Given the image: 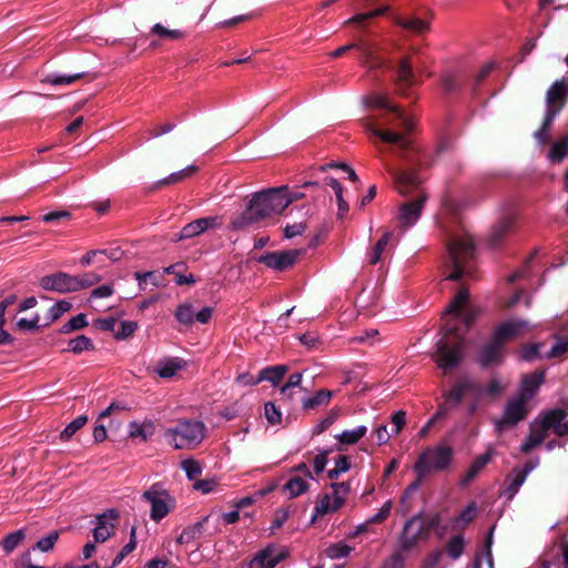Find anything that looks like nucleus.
Segmentation results:
<instances>
[{"instance_id": "obj_1", "label": "nucleus", "mask_w": 568, "mask_h": 568, "mask_svg": "<svg viewBox=\"0 0 568 568\" xmlns=\"http://www.w3.org/2000/svg\"><path fill=\"white\" fill-rule=\"evenodd\" d=\"M365 103L376 111L364 120L365 130L381 141L392 144L399 158L410 160L415 149L407 133L414 126L413 119L382 93L369 94Z\"/></svg>"}, {"instance_id": "obj_2", "label": "nucleus", "mask_w": 568, "mask_h": 568, "mask_svg": "<svg viewBox=\"0 0 568 568\" xmlns=\"http://www.w3.org/2000/svg\"><path fill=\"white\" fill-rule=\"evenodd\" d=\"M474 317V311L468 304V291L460 287L444 314L443 334L432 355L445 373L462 363L466 351L465 333Z\"/></svg>"}, {"instance_id": "obj_3", "label": "nucleus", "mask_w": 568, "mask_h": 568, "mask_svg": "<svg viewBox=\"0 0 568 568\" xmlns=\"http://www.w3.org/2000/svg\"><path fill=\"white\" fill-rule=\"evenodd\" d=\"M297 195L290 197L286 187L272 189L253 195L246 209L231 221L233 230H243L273 215L281 214Z\"/></svg>"}, {"instance_id": "obj_4", "label": "nucleus", "mask_w": 568, "mask_h": 568, "mask_svg": "<svg viewBox=\"0 0 568 568\" xmlns=\"http://www.w3.org/2000/svg\"><path fill=\"white\" fill-rule=\"evenodd\" d=\"M384 166L387 172L392 174L400 194L407 195L410 192L416 191L412 199L402 203L398 207V226L406 230L419 220L422 210L427 200V194L418 187L420 179L415 173L407 171L399 172L387 162L384 163Z\"/></svg>"}, {"instance_id": "obj_5", "label": "nucleus", "mask_w": 568, "mask_h": 568, "mask_svg": "<svg viewBox=\"0 0 568 568\" xmlns=\"http://www.w3.org/2000/svg\"><path fill=\"white\" fill-rule=\"evenodd\" d=\"M475 247L471 236L464 230L449 235L447 241L446 265L449 268L447 280L459 281L473 273L470 261L474 257Z\"/></svg>"}, {"instance_id": "obj_6", "label": "nucleus", "mask_w": 568, "mask_h": 568, "mask_svg": "<svg viewBox=\"0 0 568 568\" xmlns=\"http://www.w3.org/2000/svg\"><path fill=\"white\" fill-rule=\"evenodd\" d=\"M527 321L513 320L500 324L494 332L491 341L481 349L479 361L481 365L489 366L500 362L504 345L530 331Z\"/></svg>"}, {"instance_id": "obj_7", "label": "nucleus", "mask_w": 568, "mask_h": 568, "mask_svg": "<svg viewBox=\"0 0 568 568\" xmlns=\"http://www.w3.org/2000/svg\"><path fill=\"white\" fill-rule=\"evenodd\" d=\"M168 445L174 449H193L202 443L205 437V426L202 422L182 419L163 432Z\"/></svg>"}, {"instance_id": "obj_8", "label": "nucleus", "mask_w": 568, "mask_h": 568, "mask_svg": "<svg viewBox=\"0 0 568 568\" xmlns=\"http://www.w3.org/2000/svg\"><path fill=\"white\" fill-rule=\"evenodd\" d=\"M453 448L445 443L425 448L413 467L418 480H423L432 473L447 470L453 462Z\"/></svg>"}, {"instance_id": "obj_9", "label": "nucleus", "mask_w": 568, "mask_h": 568, "mask_svg": "<svg viewBox=\"0 0 568 568\" xmlns=\"http://www.w3.org/2000/svg\"><path fill=\"white\" fill-rule=\"evenodd\" d=\"M436 525L435 518L414 516L404 526L399 545L400 549L408 551L419 541L428 538L432 529Z\"/></svg>"}, {"instance_id": "obj_10", "label": "nucleus", "mask_w": 568, "mask_h": 568, "mask_svg": "<svg viewBox=\"0 0 568 568\" xmlns=\"http://www.w3.org/2000/svg\"><path fill=\"white\" fill-rule=\"evenodd\" d=\"M150 506V518L159 523L175 508V498L160 484L152 485L142 495Z\"/></svg>"}, {"instance_id": "obj_11", "label": "nucleus", "mask_w": 568, "mask_h": 568, "mask_svg": "<svg viewBox=\"0 0 568 568\" xmlns=\"http://www.w3.org/2000/svg\"><path fill=\"white\" fill-rule=\"evenodd\" d=\"M568 99V83L565 80L555 81L546 92L545 116L546 124H552L556 116L566 105Z\"/></svg>"}, {"instance_id": "obj_12", "label": "nucleus", "mask_w": 568, "mask_h": 568, "mask_svg": "<svg viewBox=\"0 0 568 568\" xmlns=\"http://www.w3.org/2000/svg\"><path fill=\"white\" fill-rule=\"evenodd\" d=\"M301 254L302 250L267 252L260 256L257 261L272 270L285 271L295 264Z\"/></svg>"}, {"instance_id": "obj_13", "label": "nucleus", "mask_w": 568, "mask_h": 568, "mask_svg": "<svg viewBox=\"0 0 568 568\" xmlns=\"http://www.w3.org/2000/svg\"><path fill=\"white\" fill-rule=\"evenodd\" d=\"M527 399H524L520 395L517 398L511 399L505 410L504 417L496 422V430L503 432L507 426L517 424L520 419L527 415Z\"/></svg>"}, {"instance_id": "obj_14", "label": "nucleus", "mask_w": 568, "mask_h": 568, "mask_svg": "<svg viewBox=\"0 0 568 568\" xmlns=\"http://www.w3.org/2000/svg\"><path fill=\"white\" fill-rule=\"evenodd\" d=\"M286 557V551L277 546L260 550L250 561V568H274Z\"/></svg>"}, {"instance_id": "obj_15", "label": "nucleus", "mask_w": 568, "mask_h": 568, "mask_svg": "<svg viewBox=\"0 0 568 568\" xmlns=\"http://www.w3.org/2000/svg\"><path fill=\"white\" fill-rule=\"evenodd\" d=\"M40 285L47 291H55L59 293L77 292L75 277L63 272L43 276L40 281Z\"/></svg>"}, {"instance_id": "obj_16", "label": "nucleus", "mask_w": 568, "mask_h": 568, "mask_svg": "<svg viewBox=\"0 0 568 568\" xmlns=\"http://www.w3.org/2000/svg\"><path fill=\"white\" fill-rule=\"evenodd\" d=\"M222 225V219L220 216H206L197 219L186 224L181 232L178 234L176 240L181 241L184 239H191L210 229H216Z\"/></svg>"}, {"instance_id": "obj_17", "label": "nucleus", "mask_w": 568, "mask_h": 568, "mask_svg": "<svg viewBox=\"0 0 568 568\" xmlns=\"http://www.w3.org/2000/svg\"><path fill=\"white\" fill-rule=\"evenodd\" d=\"M416 83L417 79L413 71V62L409 58L402 59L396 69V87L398 92L404 97H409V89Z\"/></svg>"}, {"instance_id": "obj_18", "label": "nucleus", "mask_w": 568, "mask_h": 568, "mask_svg": "<svg viewBox=\"0 0 568 568\" xmlns=\"http://www.w3.org/2000/svg\"><path fill=\"white\" fill-rule=\"evenodd\" d=\"M475 387L473 382L467 378L459 379L455 386L448 392L445 396V404L442 406L436 414V417H442L446 414V409L448 406H457L466 393L471 390Z\"/></svg>"}, {"instance_id": "obj_19", "label": "nucleus", "mask_w": 568, "mask_h": 568, "mask_svg": "<svg viewBox=\"0 0 568 568\" xmlns=\"http://www.w3.org/2000/svg\"><path fill=\"white\" fill-rule=\"evenodd\" d=\"M515 219L514 212H507L496 222L488 239L493 247H497L513 230Z\"/></svg>"}, {"instance_id": "obj_20", "label": "nucleus", "mask_w": 568, "mask_h": 568, "mask_svg": "<svg viewBox=\"0 0 568 568\" xmlns=\"http://www.w3.org/2000/svg\"><path fill=\"white\" fill-rule=\"evenodd\" d=\"M351 49H356L361 53V55L363 58V63L365 65H367L368 68H374L379 63L378 60L375 59L373 55L372 45L364 41H358L355 43H349L347 45H343V47L336 49L335 51L331 52L329 55L332 58H338V57H342L343 54H345Z\"/></svg>"}, {"instance_id": "obj_21", "label": "nucleus", "mask_w": 568, "mask_h": 568, "mask_svg": "<svg viewBox=\"0 0 568 568\" xmlns=\"http://www.w3.org/2000/svg\"><path fill=\"white\" fill-rule=\"evenodd\" d=\"M116 517L114 510H109L97 517V527L93 530L94 541L103 542L111 536Z\"/></svg>"}, {"instance_id": "obj_22", "label": "nucleus", "mask_w": 568, "mask_h": 568, "mask_svg": "<svg viewBox=\"0 0 568 568\" xmlns=\"http://www.w3.org/2000/svg\"><path fill=\"white\" fill-rule=\"evenodd\" d=\"M185 366L186 362L180 357H166L156 363L155 372L162 378H172Z\"/></svg>"}, {"instance_id": "obj_23", "label": "nucleus", "mask_w": 568, "mask_h": 568, "mask_svg": "<svg viewBox=\"0 0 568 568\" xmlns=\"http://www.w3.org/2000/svg\"><path fill=\"white\" fill-rule=\"evenodd\" d=\"M544 378V373L538 371L529 375H526L521 381L519 395L524 399L529 400L536 394L539 386L542 384Z\"/></svg>"}, {"instance_id": "obj_24", "label": "nucleus", "mask_w": 568, "mask_h": 568, "mask_svg": "<svg viewBox=\"0 0 568 568\" xmlns=\"http://www.w3.org/2000/svg\"><path fill=\"white\" fill-rule=\"evenodd\" d=\"M155 433V425L152 420L145 419L142 423L131 422L129 424V437L148 440Z\"/></svg>"}, {"instance_id": "obj_25", "label": "nucleus", "mask_w": 568, "mask_h": 568, "mask_svg": "<svg viewBox=\"0 0 568 568\" xmlns=\"http://www.w3.org/2000/svg\"><path fill=\"white\" fill-rule=\"evenodd\" d=\"M394 21L396 24L400 26L405 30L414 33V34H423L428 31L429 26L425 20L415 18V17H394Z\"/></svg>"}, {"instance_id": "obj_26", "label": "nucleus", "mask_w": 568, "mask_h": 568, "mask_svg": "<svg viewBox=\"0 0 568 568\" xmlns=\"http://www.w3.org/2000/svg\"><path fill=\"white\" fill-rule=\"evenodd\" d=\"M493 455H494V450L488 449L485 454L478 456L470 465L464 479L462 480V484L467 485L469 481H471L485 468V466L490 462Z\"/></svg>"}, {"instance_id": "obj_27", "label": "nucleus", "mask_w": 568, "mask_h": 568, "mask_svg": "<svg viewBox=\"0 0 568 568\" xmlns=\"http://www.w3.org/2000/svg\"><path fill=\"white\" fill-rule=\"evenodd\" d=\"M197 170H199V168L196 165H189L185 169L174 172V173L170 174L169 176L158 181L154 184V189H160V187H163L166 185L180 183V182L184 181L185 179L195 174L197 172Z\"/></svg>"}, {"instance_id": "obj_28", "label": "nucleus", "mask_w": 568, "mask_h": 568, "mask_svg": "<svg viewBox=\"0 0 568 568\" xmlns=\"http://www.w3.org/2000/svg\"><path fill=\"white\" fill-rule=\"evenodd\" d=\"M207 520L209 517H204L202 520L183 529V531L178 538V542L190 544L191 541L199 539L205 530L204 526Z\"/></svg>"}, {"instance_id": "obj_29", "label": "nucleus", "mask_w": 568, "mask_h": 568, "mask_svg": "<svg viewBox=\"0 0 568 568\" xmlns=\"http://www.w3.org/2000/svg\"><path fill=\"white\" fill-rule=\"evenodd\" d=\"M287 372L288 366L286 365L267 366L260 372V379L261 382L267 381L275 386L282 381Z\"/></svg>"}, {"instance_id": "obj_30", "label": "nucleus", "mask_w": 568, "mask_h": 568, "mask_svg": "<svg viewBox=\"0 0 568 568\" xmlns=\"http://www.w3.org/2000/svg\"><path fill=\"white\" fill-rule=\"evenodd\" d=\"M568 155V133L551 143L548 159L554 163H560Z\"/></svg>"}, {"instance_id": "obj_31", "label": "nucleus", "mask_w": 568, "mask_h": 568, "mask_svg": "<svg viewBox=\"0 0 568 568\" xmlns=\"http://www.w3.org/2000/svg\"><path fill=\"white\" fill-rule=\"evenodd\" d=\"M310 487L308 478L294 476L291 477L284 485V490L287 491L291 498H295L307 491Z\"/></svg>"}, {"instance_id": "obj_32", "label": "nucleus", "mask_w": 568, "mask_h": 568, "mask_svg": "<svg viewBox=\"0 0 568 568\" xmlns=\"http://www.w3.org/2000/svg\"><path fill=\"white\" fill-rule=\"evenodd\" d=\"M331 397V390L321 389L314 396L304 398L302 405L304 409H315L321 406H326L329 403Z\"/></svg>"}, {"instance_id": "obj_33", "label": "nucleus", "mask_w": 568, "mask_h": 568, "mask_svg": "<svg viewBox=\"0 0 568 568\" xmlns=\"http://www.w3.org/2000/svg\"><path fill=\"white\" fill-rule=\"evenodd\" d=\"M477 513V506L476 503H470L462 513L454 519V528L456 529H463L465 528L469 523H471Z\"/></svg>"}, {"instance_id": "obj_34", "label": "nucleus", "mask_w": 568, "mask_h": 568, "mask_svg": "<svg viewBox=\"0 0 568 568\" xmlns=\"http://www.w3.org/2000/svg\"><path fill=\"white\" fill-rule=\"evenodd\" d=\"M71 308V303L68 301H60L52 305L47 315H45V323L43 326H48L51 323L59 320L65 312H68Z\"/></svg>"}, {"instance_id": "obj_35", "label": "nucleus", "mask_w": 568, "mask_h": 568, "mask_svg": "<svg viewBox=\"0 0 568 568\" xmlns=\"http://www.w3.org/2000/svg\"><path fill=\"white\" fill-rule=\"evenodd\" d=\"M527 477V471H519V469H515L514 473L507 478V488L506 493L511 498L519 490L520 486L525 483Z\"/></svg>"}, {"instance_id": "obj_36", "label": "nucleus", "mask_w": 568, "mask_h": 568, "mask_svg": "<svg viewBox=\"0 0 568 568\" xmlns=\"http://www.w3.org/2000/svg\"><path fill=\"white\" fill-rule=\"evenodd\" d=\"M336 497L334 494H326L324 495L315 506V511L318 515H325L328 513H334L337 509H339L342 506H336Z\"/></svg>"}, {"instance_id": "obj_37", "label": "nucleus", "mask_w": 568, "mask_h": 568, "mask_svg": "<svg viewBox=\"0 0 568 568\" xmlns=\"http://www.w3.org/2000/svg\"><path fill=\"white\" fill-rule=\"evenodd\" d=\"M367 432L366 426H358L351 430H344L342 434L336 436L339 443L352 445L357 443Z\"/></svg>"}, {"instance_id": "obj_38", "label": "nucleus", "mask_w": 568, "mask_h": 568, "mask_svg": "<svg viewBox=\"0 0 568 568\" xmlns=\"http://www.w3.org/2000/svg\"><path fill=\"white\" fill-rule=\"evenodd\" d=\"M392 235H393L392 232H386L377 241V243L375 244V246L373 248V252L369 254V264L374 265L381 261L382 255L385 252V250L390 241Z\"/></svg>"}, {"instance_id": "obj_39", "label": "nucleus", "mask_w": 568, "mask_h": 568, "mask_svg": "<svg viewBox=\"0 0 568 568\" xmlns=\"http://www.w3.org/2000/svg\"><path fill=\"white\" fill-rule=\"evenodd\" d=\"M26 538V529H19L4 537L2 540V547L6 552L13 551Z\"/></svg>"}, {"instance_id": "obj_40", "label": "nucleus", "mask_w": 568, "mask_h": 568, "mask_svg": "<svg viewBox=\"0 0 568 568\" xmlns=\"http://www.w3.org/2000/svg\"><path fill=\"white\" fill-rule=\"evenodd\" d=\"M83 77V73H75L72 75H64V74H49L47 75L42 82L49 83L52 85H69L75 82L77 80L81 79Z\"/></svg>"}, {"instance_id": "obj_41", "label": "nucleus", "mask_w": 568, "mask_h": 568, "mask_svg": "<svg viewBox=\"0 0 568 568\" xmlns=\"http://www.w3.org/2000/svg\"><path fill=\"white\" fill-rule=\"evenodd\" d=\"M120 316H121V314H118L116 316L109 315V316L100 317V318L95 320L94 326L100 331L111 332L115 336Z\"/></svg>"}, {"instance_id": "obj_42", "label": "nucleus", "mask_w": 568, "mask_h": 568, "mask_svg": "<svg viewBox=\"0 0 568 568\" xmlns=\"http://www.w3.org/2000/svg\"><path fill=\"white\" fill-rule=\"evenodd\" d=\"M151 32L165 40H179L184 37V33L180 30L168 29L161 23H156L152 27Z\"/></svg>"}, {"instance_id": "obj_43", "label": "nucleus", "mask_w": 568, "mask_h": 568, "mask_svg": "<svg viewBox=\"0 0 568 568\" xmlns=\"http://www.w3.org/2000/svg\"><path fill=\"white\" fill-rule=\"evenodd\" d=\"M565 418H566V413L562 409H554V410L548 412L544 416L541 422L544 423V425L546 426V428L548 430L552 429L555 432L556 426L560 425V423H562V420Z\"/></svg>"}, {"instance_id": "obj_44", "label": "nucleus", "mask_w": 568, "mask_h": 568, "mask_svg": "<svg viewBox=\"0 0 568 568\" xmlns=\"http://www.w3.org/2000/svg\"><path fill=\"white\" fill-rule=\"evenodd\" d=\"M87 416H78L70 424H68L67 427L61 432V439L69 440L79 429H81L87 424Z\"/></svg>"}, {"instance_id": "obj_45", "label": "nucleus", "mask_w": 568, "mask_h": 568, "mask_svg": "<svg viewBox=\"0 0 568 568\" xmlns=\"http://www.w3.org/2000/svg\"><path fill=\"white\" fill-rule=\"evenodd\" d=\"M93 344L89 337L85 335H79L75 338L69 341V351L74 354H80L84 351L92 349Z\"/></svg>"}, {"instance_id": "obj_46", "label": "nucleus", "mask_w": 568, "mask_h": 568, "mask_svg": "<svg viewBox=\"0 0 568 568\" xmlns=\"http://www.w3.org/2000/svg\"><path fill=\"white\" fill-rule=\"evenodd\" d=\"M195 310L191 304H182L176 308L175 318L184 325H190L194 322Z\"/></svg>"}, {"instance_id": "obj_47", "label": "nucleus", "mask_w": 568, "mask_h": 568, "mask_svg": "<svg viewBox=\"0 0 568 568\" xmlns=\"http://www.w3.org/2000/svg\"><path fill=\"white\" fill-rule=\"evenodd\" d=\"M303 375L302 373H294L290 375L287 382L281 387L280 393L282 396L287 397L288 399L293 398V394L291 392L294 387H300L302 384Z\"/></svg>"}, {"instance_id": "obj_48", "label": "nucleus", "mask_w": 568, "mask_h": 568, "mask_svg": "<svg viewBox=\"0 0 568 568\" xmlns=\"http://www.w3.org/2000/svg\"><path fill=\"white\" fill-rule=\"evenodd\" d=\"M16 327L21 332H36L41 327L40 315L34 314L33 317L30 320L18 318L16 321Z\"/></svg>"}, {"instance_id": "obj_49", "label": "nucleus", "mask_w": 568, "mask_h": 568, "mask_svg": "<svg viewBox=\"0 0 568 568\" xmlns=\"http://www.w3.org/2000/svg\"><path fill=\"white\" fill-rule=\"evenodd\" d=\"M74 277L77 282V291L93 286L102 280V277L94 272L84 273Z\"/></svg>"}, {"instance_id": "obj_50", "label": "nucleus", "mask_w": 568, "mask_h": 568, "mask_svg": "<svg viewBox=\"0 0 568 568\" xmlns=\"http://www.w3.org/2000/svg\"><path fill=\"white\" fill-rule=\"evenodd\" d=\"M138 328V323L132 321H123L118 323L115 338L125 339L130 337Z\"/></svg>"}, {"instance_id": "obj_51", "label": "nucleus", "mask_w": 568, "mask_h": 568, "mask_svg": "<svg viewBox=\"0 0 568 568\" xmlns=\"http://www.w3.org/2000/svg\"><path fill=\"white\" fill-rule=\"evenodd\" d=\"M352 547L344 542H336L326 549V555L332 559H341L349 555Z\"/></svg>"}, {"instance_id": "obj_52", "label": "nucleus", "mask_w": 568, "mask_h": 568, "mask_svg": "<svg viewBox=\"0 0 568 568\" xmlns=\"http://www.w3.org/2000/svg\"><path fill=\"white\" fill-rule=\"evenodd\" d=\"M332 493L336 497V506H343L351 490L349 484L346 481L332 484Z\"/></svg>"}, {"instance_id": "obj_53", "label": "nucleus", "mask_w": 568, "mask_h": 568, "mask_svg": "<svg viewBox=\"0 0 568 568\" xmlns=\"http://www.w3.org/2000/svg\"><path fill=\"white\" fill-rule=\"evenodd\" d=\"M88 325L87 318L84 314H79L71 320H69L61 328V332L64 334H69L73 331L83 328Z\"/></svg>"}, {"instance_id": "obj_54", "label": "nucleus", "mask_w": 568, "mask_h": 568, "mask_svg": "<svg viewBox=\"0 0 568 568\" xmlns=\"http://www.w3.org/2000/svg\"><path fill=\"white\" fill-rule=\"evenodd\" d=\"M181 466L190 480L196 479L202 473L200 463L194 459H185L181 463Z\"/></svg>"}, {"instance_id": "obj_55", "label": "nucleus", "mask_w": 568, "mask_h": 568, "mask_svg": "<svg viewBox=\"0 0 568 568\" xmlns=\"http://www.w3.org/2000/svg\"><path fill=\"white\" fill-rule=\"evenodd\" d=\"M351 463L348 457L346 456H338V458L335 462V467L331 470H328V478L329 479H336L342 473H345L349 469Z\"/></svg>"}, {"instance_id": "obj_56", "label": "nucleus", "mask_w": 568, "mask_h": 568, "mask_svg": "<svg viewBox=\"0 0 568 568\" xmlns=\"http://www.w3.org/2000/svg\"><path fill=\"white\" fill-rule=\"evenodd\" d=\"M464 550V539L462 536L453 537L447 545V552L453 559H457Z\"/></svg>"}, {"instance_id": "obj_57", "label": "nucleus", "mask_w": 568, "mask_h": 568, "mask_svg": "<svg viewBox=\"0 0 568 568\" xmlns=\"http://www.w3.org/2000/svg\"><path fill=\"white\" fill-rule=\"evenodd\" d=\"M59 538V534L57 531H51L48 536L41 538L34 546L33 549H39L40 551L47 552L51 550Z\"/></svg>"}, {"instance_id": "obj_58", "label": "nucleus", "mask_w": 568, "mask_h": 568, "mask_svg": "<svg viewBox=\"0 0 568 568\" xmlns=\"http://www.w3.org/2000/svg\"><path fill=\"white\" fill-rule=\"evenodd\" d=\"M392 508H393V503L390 500H387L374 516L368 518V523H372V524L383 523L389 516Z\"/></svg>"}, {"instance_id": "obj_59", "label": "nucleus", "mask_w": 568, "mask_h": 568, "mask_svg": "<svg viewBox=\"0 0 568 568\" xmlns=\"http://www.w3.org/2000/svg\"><path fill=\"white\" fill-rule=\"evenodd\" d=\"M547 434L548 429L541 420L531 425L529 435L534 438L535 443L540 444L547 437Z\"/></svg>"}, {"instance_id": "obj_60", "label": "nucleus", "mask_w": 568, "mask_h": 568, "mask_svg": "<svg viewBox=\"0 0 568 568\" xmlns=\"http://www.w3.org/2000/svg\"><path fill=\"white\" fill-rule=\"evenodd\" d=\"M568 351V338L558 339L546 353L548 357H559Z\"/></svg>"}, {"instance_id": "obj_61", "label": "nucleus", "mask_w": 568, "mask_h": 568, "mask_svg": "<svg viewBox=\"0 0 568 568\" xmlns=\"http://www.w3.org/2000/svg\"><path fill=\"white\" fill-rule=\"evenodd\" d=\"M264 410H265V417L270 424L275 425L281 422L282 414L273 403H266Z\"/></svg>"}, {"instance_id": "obj_62", "label": "nucleus", "mask_w": 568, "mask_h": 568, "mask_svg": "<svg viewBox=\"0 0 568 568\" xmlns=\"http://www.w3.org/2000/svg\"><path fill=\"white\" fill-rule=\"evenodd\" d=\"M114 292V287L112 284H104V285H101L97 288H94L92 292H91V295H90V298H89V302H92L93 300L95 298H105V297H109L113 294Z\"/></svg>"}, {"instance_id": "obj_63", "label": "nucleus", "mask_w": 568, "mask_h": 568, "mask_svg": "<svg viewBox=\"0 0 568 568\" xmlns=\"http://www.w3.org/2000/svg\"><path fill=\"white\" fill-rule=\"evenodd\" d=\"M290 517V510L287 508H280L274 513L271 529L275 530L281 528Z\"/></svg>"}, {"instance_id": "obj_64", "label": "nucleus", "mask_w": 568, "mask_h": 568, "mask_svg": "<svg viewBox=\"0 0 568 568\" xmlns=\"http://www.w3.org/2000/svg\"><path fill=\"white\" fill-rule=\"evenodd\" d=\"M404 560L402 551H396L384 562L382 568H402Z\"/></svg>"}]
</instances>
